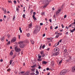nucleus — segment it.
Segmentation results:
<instances>
[{
    "label": "nucleus",
    "instance_id": "obj_1",
    "mask_svg": "<svg viewBox=\"0 0 75 75\" xmlns=\"http://www.w3.org/2000/svg\"><path fill=\"white\" fill-rule=\"evenodd\" d=\"M51 1V0H45V1L44 2V4L45 5L43 6V8H45L47 6V5L49 4V2H50Z\"/></svg>",
    "mask_w": 75,
    "mask_h": 75
},
{
    "label": "nucleus",
    "instance_id": "obj_2",
    "mask_svg": "<svg viewBox=\"0 0 75 75\" xmlns=\"http://www.w3.org/2000/svg\"><path fill=\"white\" fill-rule=\"evenodd\" d=\"M18 44H20V48H23L24 47V44L23 43V42L19 41L18 42Z\"/></svg>",
    "mask_w": 75,
    "mask_h": 75
},
{
    "label": "nucleus",
    "instance_id": "obj_3",
    "mask_svg": "<svg viewBox=\"0 0 75 75\" xmlns=\"http://www.w3.org/2000/svg\"><path fill=\"white\" fill-rule=\"evenodd\" d=\"M67 70H63L61 71V72L60 74V75H65L66 73H67Z\"/></svg>",
    "mask_w": 75,
    "mask_h": 75
},
{
    "label": "nucleus",
    "instance_id": "obj_4",
    "mask_svg": "<svg viewBox=\"0 0 75 75\" xmlns=\"http://www.w3.org/2000/svg\"><path fill=\"white\" fill-rule=\"evenodd\" d=\"M15 50L16 51L18 52H20V51H21V49H20V48H17V47L15 48Z\"/></svg>",
    "mask_w": 75,
    "mask_h": 75
},
{
    "label": "nucleus",
    "instance_id": "obj_5",
    "mask_svg": "<svg viewBox=\"0 0 75 75\" xmlns=\"http://www.w3.org/2000/svg\"><path fill=\"white\" fill-rule=\"evenodd\" d=\"M16 37H14L12 39L11 41V42L12 43L13 42H16Z\"/></svg>",
    "mask_w": 75,
    "mask_h": 75
},
{
    "label": "nucleus",
    "instance_id": "obj_6",
    "mask_svg": "<svg viewBox=\"0 0 75 75\" xmlns=\"http://www.w3.org/2000/svg\"><path fill=\"white\" fill-rule=\"evenodd\" d=\"M61 9H59L56 12V15H57V16H58V14L59 13V12H61Z\"/></svg>",
    "mask_w": 75,
    "mask_h": 75
},
{
    "label": "nucleus",
    "instance_id": "obj_7",
    "mask_svg": "<svg viewBox=\"0 0 75 75\" xmlns=\"http://www.w3.org/2000/svg\"><path fill=\"white\" fill-rule=\"evenodd\" d=\"M56 53H54L53 54V55L54 56H57V55H58L59 54V53L58 52H55Z\"/></svg>",
    "mask_w": 75,
    "mask_h": 75
},
{
    "label": "nucleus",
    "instance_id": "obj_8",
    "mask_svg": "<svg viewBox=\"0 0 75 75\" xmlns=\"http://www.w3.org/2000/svg\"><path fill=\"white\" fill-rule=\"evenodd\" d=\"M74 22L72 23L70 25L69 27H68V28H69V27H71V26H72V24L73 25H74V24H75V19L74 20Z\"/></svg>",
    "mask_w": 75,
    "mask_h": 75
},
{
    "label": "nucleus",
    "instance_id": "obj_9",
    "mask_svg": "<svg viewBox=\"0 0 75 75\" xmlns=\"http://www.w3.org/2000/svg\"><path fill=\"white\" fill-rule=\"evenodd\" d=\"M32 23H30L29 25V28H31V27H32Z\"/></svg>",
    "mask_w": 75,
    "mask_h": 75
},
{
    "label": "nucleus",
    "instance_id": "obj_10",
    "mask_svg": "<svg viewBox=\"0 0 75 75\" xmlns=\"http://www.w3.org/2000/svg\"><path fill=\"white\" fill-rule=\"evenodd\" d=\"M42 64H45V65H46L47 64V62L45 61H43L42 62Z\"/></svg>",
    "mask_w": 75,
    "mask_h": 75
},
{
    "label": "nucleus",
    "instance_id": "obj_11",
    "mask_svg": "<svg viewBox=\"0 0 75 75\" xmlns=\"http://www.w3.org/2000/svg\"><path fill=\"white\" fill-rule=\"evenodd\" d=\"M72 72H74L75 71V66L72 69Z\"/></svg>",
    "mask_w": 75,
    "mask_h": 75
},
{
    "label": "nucleus",
    "instance_id": "obj_12",
    "mask_svg": "<svg viewBox=\"0 0 75 75\" xmlns=\"http://www.w3.org/2000/svg\"><path fill=\"white\" fill-rule=\"evenodd\" d=\"M30 41L32 44H34V42L33 40H31Z\"/></svg>",
    "mask_w": 75,
    "mask_h": 75
},
{
    "label": "nucleus",
    "instance_id": "obj_13",
    "mask_svg": "<svg viewBox=\"0 0 75 75\" xmlns=\"http://www.w3.org/2000/svg\"><path fill=\"white\" fill-rule=\"evenodd\" d=\"M33 18L34 20H37L36 18H35V16H33Z\"/></svg>",
    "mask_w": 75,
    "mask_h": 75
},
{
    "label": "nucleus",
    "instance_id": "obj_14",
    "mask_svg": "<svg viewBox=\"0 0 75 75\" xmlns=\"http://www.w3.org/2000/svg\"><path fill=\"white\" fill-rule=\"evenodd\" d=\"M19 30H20L21 33H22V30H21V27H19Z\"/></svg>",
    "mask_w": 75,
    "mask_h": 75
},
{
    "label": "nucleus",
    "instance_id": "obj_15",
    "mask_svg": "<svg viewBox=\"0 0 75 75\" xmlns=\"http://www.w3.org/2000/svg\"><path fill=\"white\" fill-rule=\"evenodd\" d=\"M30 73H29V72L27 71L25 73V75H29Z\"/></svg>",
    "mask_w": 75,
    "mask_h": 75
},
{
    "label": "nucleus",
    "instance_id": "obj_16",
    "mask_svg": "<svg viewBox=\"0 0 75 75\" xmlns=\"http://www.w3.org/2000/svg\"><path fill=\"white\" fill-rule=\"evenodd\" d=\"M37 67V65L35 64V65L32 66L31 67L33 68H35V67Z\"/></svg>",
    "mask_w": 75,
    "mask_h": 75
},
{
    "label": "nucleus",
    "instance_id": "obj_17",
    "mask_svg": "<svg viewBox=\"0 0 75 75\" xmlns=\"http://www.w3.org/2000/svg\"><path fill=\"white\" fill-rule=\"evenodd\" d=\"M4 37H2L1 38V41L3 42L4 41Z\"/></svg>",
    "mask_w": 75,
    "mask_h": 75
},
{
    "label": "nucleus",
    "instance_id": "obj_18",
    "mask_svg": "<svg viewBox=\"0 0 75 75\" xmlns=\"http://www.w3.org/2000/svg\"><path fill=\"white\" fill-rule=\"evenodd\" d=\"M35 69H31V71H32V72H35Z\"/></svg>",
    "mask_w": 75,
    "mask_h": 75
},
{
    "label": "nucleus",
    "instance_id": "obj_19",
    "mask_svg": "<svg viewBox=\"0 0 75 75\" xmlns=\"http://www.w3.org/2000/svg\"><path fill=\"white\" fill-rule=\"evenodd\" d=\"M58 50H59V49L58 48H55L54 49V50H55V51H57Z\"/></svg>",
    "mask_w": 75,
    "mask_h": 75
},
{
    "label": "nucleus",
    "instance_id": "obj_20",
    "mask_svg": "<svg viewBox=\"0 0 75 75\" xmlns=\"http://www.w3.org/2000/svg\"><path fill=\"white\" fill-rule=\"evenodd\" d=\"M10 41H9L6 44L7 45H9V44H11Z\"/></svg>",
    "mask_w": 75,
    "mask_h": 75
},
{
    "label": "nucleus",
    "instance_id": "obj_21",
    "mask_svg": "<svg viewBox=\"0 0 75 75\" xmlns=\"http://www.w3.org/2000/svg\"><path fill=\"white\" fill-rule=\"evenodd\" d=\"M13 62V60H10V65L12 64V62Z\"/></svg>",
    "mask_w": 75,
    "mask_h": 75
},
{
    "label": "nucleus",
    "instance_id": "obj_22",
    "mask_svg": "<svg viewBox=\"0 0 75 75\" xmlns=\"http://www.w3.org/2000/svg\"><path fill=\"white\" fill-rule=\"evenodd\" d=\"M13 52L11 51L10 53V55H13Z\"/></svg>",
    "mask_w": 75,
    "mask_h": 75
},
{
    "label": "nucleus",
    "instance_id": "obj_23",
    "mask_svg": "<svg viewBox=\"0 0 75 75\" xmlns=\"http://www.w3.org/2000/svg\"><path fill=\"white\" fill-rule=\"evenodd\" d=\"M30 75H35V73H34V72L31 73Z\"/></svg>",
    "mask_w": 75,
    "mask_h": 75
},
{
    "label": "nucleus",
    "instance_id": "obj_24",
    "mask_svg": "<svg viewBox=\"0 0 75 75\" xmlns=\"http://www.w3.org/2000/svg\"><path fill=\"white\" fill-rule=\"evenodd\" d=\"M30 33H28L27 34V37H30Z\"/></svg>",
    "mask_w": 75,
    "mask_h": 75
},
{
    "label": "nucleus",
    "instance_id": "obj_25",
    "mask_svg": "<svg viewBox=\"0 0 75 75\" xmlns=\"http://www.w3.org/2000/svg\"><path fill=\"white\" fill-rule=\"evenodd\" d=\"M15 18H16V17H15V16H14L13 18V20H15Z\"/></svg>",
    "mask_w": 75,
    "mask_h": 75
},
{
    "label": "nucleus",
    "instance_id": "obj_26",
    "mask_svg": "<svg viewBox=\"0 0 75 75\" xmlns=\"http://www.w3.org/2000/svg\"><path fill=\"white\" fill-rule=\"evenodd\" d=\"M41 14L42 16H44L45 14V13L44 12H42L41 13Z\"/></svg>",
    "mask_w": 75,
    "mask_h": 75
},
{
    "label": "nucleus",
    "instance_id": "obj_27",
    "mask_svg": "<svg viewBox=\"0 0 75 75\" xmlns=\"http://www.w3.org/2000/svg\"><path fill=\"white\" fill-rule=\"evenodd\" d=\"M38 61H42V59H38Z\"/></svg>",
    "mask_w": 75,
    "mask_h": 75
},
{
    "label": "nucleus",
    "instance_id": "obj_28",
    "mask_svg": "<svg viewBox=\"0 0 75 75\" xmlns=\"http://www.w3.org/2000/svg\"><path fill=\"white\" fill-rule=\"evenodd\" d=\"M44 54V52H43V51L41 52L40 54H41V55H42V54Z\"/></svg>",
    "mask_w": 75,
    "mask_h": 75
},
{
    "label": "nucleus",
    "instance_id": "obj_29",
    "mask_svg": "<svg viewBox=\"0 0 75 75\" xmlns=\"http://www.w3.org/2000/svg\"><path fill=\"white\" fill-rule=\"evenodd\" d=\"M11 65H12V67H13V66H14V62H13L12 63V64H11Z\"/></svg>",
    "mask_w": 75,
    "mask_h": 75
},
{
    "label": "nucleus",
    "instance_id": "obj_30",
    "mask_svg": "<svg viewBox=\"0 0 75 75\" xmlns=\"http://www.w3.org/2000/svg\"><path fill=\"white\" fill-rule=\"evenodd\" d=\"M62 63V60H61L59 62V65H61V63Z\"/></svg>",
    "mask_w": 75,
    "mask_h": 75
},
{
    "label": "nucleus",
    "instance_id": "obj_31",
    "mask_svg": "<svg viewBox=\"0 0 75 75\" xmlns=\"http://www.w3.org/2000/svg\"><path fill=\"white\" fill-rule=\"evenodd\" d=\"M58 34L59 35H62V33H58Z\"/></svg>",
    "mask_w": 75,
    "mask_h": 75
},
{
    "label": "nucleus",
    "instance_id": "obj_32",
    "mask_svg": "<svg viewBox=\"0 0 75 75\" xmlns=\"http://www.w3.org/2000/svg\"><path fill=\"white\" fill-rule=\"evenodd\" d=\"M36 73L37 74H39V72H38V71H36Z\"/></svg>",
    "mask_w": 75,
    "mask_h": 75
},
{
    "label": "nucleus",
    "instance_id": "obj_33",
    "mask_svg": "<svg viewBox=\"0 0 75 75\" xmlns=\"http://www.w3.org/2000/svg\"><path fill=\"white\" fill-rule=\"evenodd\" d=\"M24 71L21 72L20 73H19V74H24Z\"/></svg>",
    "mask_w": 75,
    "mask_h": 75
},
{
    "label": "nucleus",
    "instance_id": "obj_34",
    "mask_svg": "<svg viewBox=\"0 0 75 75\" xmlns=\"http://www.w3.org/2000/svg\"><path fill=\"white\" fill-rule=\"evenodd\" d=\"M45 48V45H44L42 47V49H44Z\"/></svg>",
    "mask_w": 75,
    "mask_h": 75
},
{
    "label": "nucleus",
    "instance_id": "obj_35",
    "mask_svg": "<svg viewBox=\"0 0 75 75\" xmlns=\"http://www.w3.org/2000/svg\"><path fill=\"white\" fill-rule=\"evenodd\" d=\"M67 52V49H65L64 50V52L66 53Z\"/></svg>",
    "mask_w": 75,
    "mask_h": 75
},
{
    "label": "nucleus",
    "instance_id": "obj_36",
    "mask_svg": "<svg viewBox=\"0 0 75 75\" xmlns=\"http://www.w3.org/2000/svg\"><path fill=\"white\" fill-rule=\"evenodd\" d=\"M36 32H37V30H35L33 32V33H34V34H35V33Z\"/></svg>",
    "mask_w": 75,
    "mask_h": 75
},
{
    "label": "nucleus",
    "instance_id": "obj_37",
    "mask_svg": "<svg viewBox=\"0 0 75 75\" xmlns=\"http://www.w3.org/2000/svg\"><path fill=\"white\" fill-rule=\"evenodd\" d=\"M70 31L71 33H73V32H74V31L73 30H70Z\"/></svg>",
    "mask_w": 75,
    "mask_h": 75
},
{
    "label": "nucleus",
    "instance_id": "obj_38",
    "mask_svg": "<svg viewBox=\"0 0 75 75\" xmlns=\"http://www.w3.org/2000/svg\"><path fill=\"white\" fill-rule=\"evenodd\" d=\"M33 14V16H35V15L36 14V13L35 12H34Z\"/></svg>",
    "mask_w": 75,
    "mask_h": 75
},
{
    "label": "nucleus",
    "instance_id": "obj_39",
    "mask_svg": "<svg viewBox=\"0 0 75 75\" xmlns=\"http://www.w3.org/2000/svg\"><path fill=\"white\" fill-rule=\"evenodd\" d=\"M42 57H44V56H45V55H44V53L43 54H41Z\"/></svg>",
    "mask_w": 75,
    "mask_h": 75
},
{
    "label": "nucleus",
    "instance_id": "obj_40",
    "mask_svg": "<svg viewBox=\"0 0 75 75\" xmlns=\"http://www.w3.org/2000/svg\"><path fill=\"white\" fill-rule=\"evenodd\" d=\"M11 69H8L7 70V71H11Z\"/></svg>",
    "mask_w": 75,
    "mask_h": 75
},
{
    "label": "nucleus",
    "instance_id": "obj_41",
    "mask_svg": "<svg viewBox=\"0 0 75 75\" xmlns=\"http://www.w3.org/2000/svg\"><path fill=\"white\" fill-rule=\"evenodd\" d=\"M59 35H57L55 37V38H58V37H59Z\"/></svg>",
    "mask_w": 75,
    "mask_h": 75
},
{
    "label": "nucleus",
    "instance_id": "obj_42",
    "mask_svg": "<svg viewBox=\"0 0 75 75\" xmlns=\"http://www.w3.org/2000/svg\"><path fill=\"white\" fill-rule=\"evenodd\" d=\"M62 28H64V25H63V24H62Z\"/></svg>",
    "mask_w": 75,
    "mask_h": 75
},
{
    "label": "nucleus",
    "instance_id": "obj_43",
    "mask_svg": "<svg viewBox=\"0 0 75 75\" xmlns=\"http://www.w3.org/2000/svg\"><path fill=\"white\" fill-rule=\"evenodd\" d=\"M58 28V26H56L55 28L54 29L55 30V29H57Z\"/></svg>",
    "mask_w": 75,
    "mask_h": 75
},
{
    "label": "nucleus",
    "instance_id": "obj_44",
    "mask_svg": "<svg viewBox=\"0 0 75 75\" xmlns=\"http://www.w3.org/2000/svg\"><path fill=\"white\" fill-rule=\"evenodd\" d=\"M25 14H23V18H24L25 17Z\"/></svg>",
    "mask_w": 75,
    "mask_h": 75
},
{
    "label": "nucleus",
    "instance_id": "obj_45",
    "mask_svg": "<svg viewBox=\"0 0 75 75\" xmlns=\"http://www.w3.org/2000/svg\"><path fill=\"white\" fill-rule=\"evenodd\" d=\"M16 10L17 11H18V8H16Z\"/></svg>",
    "mask_w": 75,
    "mask_h": 75
},
{
    "label": "nucleus",
    "instance_id": "obj_46",
    "mask_svg": "<svg viewBox=\"0 0 75 75\" xmlns=\"http://www.w3.org/2000/svg\"><path fill=\"white\" fill-rule=\"evenodd\" d=\"M13 2L15 4H16V1H14Z\"/></svg>",
    "mask_w": 75,
    "mask_h": 75
},
{
    "label": "nucleus",
    "instance_id": "obj_47",
    "mask_svg": "<svg viewBox=\"0 0 75 75\" xmlns=\"http://www.w3.org/2000/svg\"><path fill=\"white\" fill-rule=\"evenodd\" d=\"M38 58H41V56L40 55L38 57Z\"/></svg>",
    "mask_w": 75,
    "mask_h": 75
},
{
    "label": "nucleus",
    "instance_id": "obj_48",
    "mask_svg": "<svg viewBox=\"0 0 75 75\" xmlns=\"http://www.w3.org/2000/svg\"><path fill=\"white\" fill-rule=\"evenodd\" d=\"M47 40H51V38H47Z\"/></svg>",
    "mask_w": 75,
    "mask_h": 75
},
{
    "label": "nucleus",
    "instance_id": "obj_49",
    "mask_svg": "<svg viewBox=\"0 0 75 75\" xmlns=\"http://www.w3.org/2000/svg\"><path fill=\"white\" fill-rule=\"evenodd\" d=\"M40 25H43V23H40Z\"/></svg>",
    "mask_w": 75,
    "mask_h": 75
},
{
    "label": "nucleus",
    "instance_id": "obj_50",
    "mask_svg": "<svg viewBox=\"0 0 75 75\" xmlns=\"http://www.w3.org/2000/svg\"><path fill=\"white\" fill-rule=\"evenodd\" d=\"M67 17V15H64V18H66Z\"/></svg>",
    "mask_w": 75,
    "mask_h": 75
},
{
    "label": "nucleus",
    "instance_id": "obj_51",
    "mask_svg": "<svg viewBox=\"0 0 75 75\" xmlns=\"http://www.w3.org/2000/svg\"><path fill=\"white\" fill-rule=\"evenodd\" d=\"M41 48H42V45H41L40 47V49H41Z\"/></svg>",
    "mask_w": 75,
    "mask_h": 75
},
{
    "label": "nucleus",
    "instance_id": "obj_52",
    "mask_svg": "<svg viewBox=\"0 0 75 75\" xmlns=\"http://www.w3.org/2000/svg\"><path fill=\"white\" fill-rule=\"evenodd\" d=\"M43 37H45V34H44L42 35Z\"/></svg>",
    "mask_w": 75,
    "mask_h": 75
},
{
    "label": "nucleus",
    "instance_id": "obj_53",
    "mask_svg": "<svg viewBox=\"0 0 75 75\" xmlns=\"http://www.w3.org/2000/svg\"><path fill=\"white\" fill-rule=\"evenodd\" d=\"M10 37V35H8V38H9V37Z\"/></svg>",
    "mask_w": 75,
    "mask_h": 75
},
{
    "label": "nucleus",
    "instance_id": "obj_54",
    "mask_svg": "<svg viewBox=\"0 0 75 75\" xmlns=\"http://www.w3.org/2000/svg\"><path fill=\"white\" fill-rule=\"evenodd\" d=\"M46 70L47 71H48V70H49V68H47L46 69Z\"/></svg>",
    "mask_w": 75,
    "mask_h": 75
},
{
    "label": "nucleus",
    "instance_id": "obj_55",
    "mask_svg": "<svg viewBox=\"0 0 75 75\" xmlns=\"http://www.w3.org/2000/svg\"><path fill=\"white\" fill-rule=\"evenodd\" d=\"M4 13L6 14V13H7V11H6V10H5L4 11Z\"/></svg>",
    "mask_w": 75,
    "mask_h": 75
},
{
    "label": "nucleus",
    "instance_id": "obj_56",
    "mask_svg": "<svg viewBox=\"0 0 75 75\" xmlns=\"http://www.w3.org/2000/svg\"><path fill=\"white\" fill-rule=\"evenodd\" d=\"M41 66H39L38 67V69H41Z\"/></svg>",
    "mask_w": 75,
    "mask_h": 75
},
{
    "label": "nucleus",
    "instance_id": "obj_57",
    "mask_svg": "<svg viewBox=\"0 0 75 75\" xmlns=\"http://www.w3.org/2000/svg\"><path fill=\"white\" fill-rule=\"evenodd\" d=\"M61 41H62V39L60 40L59 41V42H61Z\"/></svg>",
    "mask_w": 75,
    "mask_h": 75
},
{
    "label": "nucleus",
    "instance_id": "obj_58",
    "mask_svg": "<svg viewBox=\"0 0 75 75\" xmlns=\"http://www.w3.org/2000/svg\"><path fill=\"white\" fill-rule=\"evenodd\" d=\"M50 29L51 30H52V26H50Z\"/></svg>",
    "mask_w": 75,
    "mask_h": 75
},
{
    "label": "nucleus",
    "instance_id": "obj_59",
    "mask_svg": "<svg viewBox=\"0 0 75 75\" xmlns=\"http://www.w3.org/2000/svg\"><path fill=\"white\" fill-rule=\"evenodd\" d=\"M47 51H49L50 50V48H48L47 49Z\"/></svg>",
    "mask_w": 75,
    "mask_h": 75
},
{
    "label": "nucleus",
    "instance_id": "obj_60",
    "mask_svg": "<svg viewBox=\"0 0 75 75\" xmlns=\"http://www.w3.org/2000/svg\"><path fill=\"white\" fill-rule=\"evenodd\" d=\"M3 59H1L0 60V61L1 62H3Z\"/></svg>",
    "mask_w": 75,
    "mask_h": 75
},
{
    "label": "nucleus",
    "instance_id": "obj_61",
    "mask_svg": "<svg viewBox=\"0 0 75 75\" xmlns=\"http://www.w3.org/2000/svg\"><path fill=\"white\" fill-rule=\"evenodd\" d=\"M59 44V42H58V43L57 44V45H58Z\"/></svg>",
    "mask_w": 75,
    "mask_h": 75
},
{
    "label": "nucleus",
    "instance_id": "obj_62",
    "mask_svg": "<svg viewBox=\"0 0 75 75\" xmlns=\"http://www.w3.org/2000/svg\"><path fill=\"white\" fill-rule=\"evenodd\" d=\"M4 18H6V16L4 15Z\"/></svg>",
    "mask_w": 75,
    "mask_h": 75
},
{
    "label": "nucleus",
    "instance_id": "obj_63",
    "mask_svg": "<svg viewBox=\"0 0 75 75\" xmlns=\"http://www.w3.org/2000/svg\"><path fill=\"white\" fill-rule=\"evenodd\" d=\"M49 45L50 46L51 45V43H49Z\"/></svg>",
    "mask_w": 75,
    "mask_h": 75
},
{
    "label": "nucleus",
    "instance_id": "obj_64",
    "mask_svg": "<svg viewBox=\"0 0 75 75\" xmlns=\"http://www.w3.org/2000/svg\"><path fill=\"white\" fill-rule=\"evenodd\" d=\"M55 34H56V35H57V34H58V32H56L55 33Z\"/></svg>",
    "mask_w": 75,
    "mask_h": 75
}]
</instances>
